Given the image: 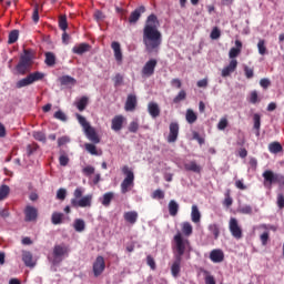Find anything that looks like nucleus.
I'll list each match as a JSON object with an SVG mask.
<instances>
[{
	"label": "nucleus",
	"instance_id": "f257e3e1",
	"mask_svg": "<svg viewBox=\"0 0 284 284\" xmlns=\"http://www.w3.org/2000/svg\"><path fill=\"white\" fill-rule=\"evenodd\" d=\"M143 43L146 52H159L161 44L163 43V34L159 30V18L152 13L148 17L143 28Z\"/></svg>",
	"mask_w": 284,
	"mask_h": 284
},
{
	"label": "nucleus",
	"instance_id": "f03ea898",
	"mask_svg": "<svg viewBox=\"0 0 284 284\" xmlns=\"http://www.w3.org/2000/svg\"><path fill=\"white\" fill-rule=\"evenodd\" d=\"M173 250L175 251V257L183 258V254L192 250L190 240L184 239L181 232H178L173 237Z\"/></svg>",
	"mask_w": 284,
	"mask_h": 284
},
{
	"label": "nucleus",
	"instance_id": "7ed1b4c3",
	"mask_svg": "<svg viewBox=\"0 0 284 284\" xmlns=\"http://www.w3.org/2000/svg\"><path fill=\"white\" fill-rule=\"evenodd\" d=\"M92 199H94V195L87 194L83 196V187H77L73 192V199H71V206L92 207Z\"/></svg>",
	"mask_w": 284,
	"mask_h": 284
},
{
	"label": "nucleus",
	"instance_id": "20e7f679",
	"mask_svg": "<svg viewBox=\"0 0 284 284\" xmlns=\"http://www.w3.org/2000/svg\"><path fill=\"white\" fill-rule=\"evenodd\" d=\"M79 124L81 125V128L83 129V132L87 136V139H89V141H91V143H101V138H99V133H97V129H94L90 122H88V120L85 119V116L77 113L75 114Z\"/></svg>",
	"mask_w": 284,
	"mask_h": 284
},
{
	"label": "nucleus",
	"instance_id": "39448f33",
	"mask_svg": "<svg viewBox=\"0 0 284 284\" xmlns=\"http://www.w3.org/2000/svg\"><path fill=\"white\" fill-rule=\"evenodd\" d=\"M30 68H32V51L24 49L23 54L20 57V60L16 65V70L18 74L23 77L30 72Z\"/></svg>",
	"mask_w": 284,
	"mask_h": 284
},
{
	"label": "nucleus",
	"instance_id": "423d86ee",
	"mask_svg": "<svg viewBox=\"0 0 284 284\" xmlns=\"http://www.w3.org/2000/svg\"><path fill=\"white\" fill-rule=\"evenodd\" d=\"M264 179V186L265 187H272L274 183H277L280 190H284V175L274 173L272 170H266L262 174Z\"/></svg>",
	"mask_w": 284,
	"mask_h": 284
},
{
	"label": "nucleus",
	"instance_id": "0eeeda50",
	"mask_svg": "<svg viewBox=\"0 0 284 284\" xmlns=\"http://www.w3.org/2000/svg\"><path fill=\"white\" fill-rule=\"evenodd\" d=\"M122 174H124V180L122 181L120 187L122 194H128L132 187H134V171L130 166L124 165L122 168Z\"/></svg>",
	"mask_w": 284,
	"mask_h": 284
},
{
	"label": "nucleus",
	"instance_id": "6e6552de",
	"mask_svg": "<svg viewBox=\"0 0 284 284\" xmlns=\"http://www.w3.org/2000/svg\"><path fill=\"white\" fill-rule=\"evenodd\" d=\"M45 77V74H43L42 72L36 71L33 73H30L29 75H27L26 78L19 80L16 83V87L18 89L21 88H27V85H32V83H36V81H41L43 80V78Z\"/></svg>",
	"mask_w": 284,
	"mask_h": 284
},
{
	"label": "nucleus",
	"instance_id": "1a4fd4ad",
	"mask_svg": "<svg viewBox=\"0 0 284 284\" xmlns=\"http://www.w3.org/2000/svg\"><path fill=\"white\" fill-rule=\"evenodd\" d=\"M70 254V247L65 246V244H58L53 247V260L52 265H59V263L63 262V257Z\"/></svg>",
	"mask_w": 284,
	"mask_h": 284
},
{
	"label": "nucleus",
	"instance_id": "9d476101",
	"mask_svg": "<svg viewBox=\"0 0 284 284\" xmlns=\"http://www.w3.org/2000/svg\"><path fill=\"white\" fill-rule=\"evenodd\" d=\"M229 230L233 239H236L237 241H241V239H243V229H241V225H239V220H236V217L230 219Z\"/></svg>",
	"mask_w": 284,
	"mask_h": 284
},
{
	"label": "nucleus",
	"instance_id": "9b49d317",
	"mask_svg": "<svg viewBox=\"0 0 284 284\" xmlns=\"http://www.w3.org/2000/svg\"><path fill=\"white\" fill-rule=\"evenodd\" d=\"M93 276L95 278H99L103 272H105V258L101 255H99L95 261L93 262Z\"/></svg>",
	"mask_w": 284,
	"mask_h": 284
},
{
	"label": "nucleus",
	"instance_id": "f8f14e48",
	"mask_svg": "<svg viewBox=\"0 0 284 284\" xmlns=\"http://www.w3.org/2000/svg\"><path fill=\"white\" fill-rule=\"evenodd\" d=\"M179 123L178 122H171L169 125V135L166 138L168 143H176L179 140Z\"/></svg>",
	"mask_w": 284,
	"mask_h": 284
},
{
	"label": "nucleus",
	"instance_id": "ddd939ff",
	"mask_svg": "<svg viewBox=\"0 0 284 284\" xmlns=\"http://www.w3.org/2000/svg\"><path fill=\"white\" fill-rule=\"evenodd\" d=\"M39 216V211L34 206L27 205L24 209V221L27 223H32V221H37Z\"/></svg>",
	"mask_w": 284,
	"mask_h": 284
},
{
	"label": "nucleus",
	"instance_id": "4468645a",
	"mask_svg": "<svg viewBox=\"0 0 284 284\" xmlns=\"http://www.w3.org/2000/svg\"><path fill=\"white\" fill-rule=\"evenodd\" d=\"M156 59L149 60L142 68V77H152L154 70H156Z\"/></svg>",
	"mask_w": 284,
	"mask_h": 284
},
{
	"label": "nucleus",
	"instance_id": "2eb2a0df",
	"mask_svg": "<svg viewBox=\"0 0 284 284\" xmlns=\"http://www.w3.org/2000/svg\"><path fill=\"white\" fill-rule=\"evenodd\" d=\"M123 123H125V116L115 115L111 121V129L113 132H121L123 130Z\"/></svg>",
	"mask_w": 284,
	"mask_h": 284
},
{
	"label": "nucleus",
	"instance_id": "dca6fc26",
	"mask_svg": "<svg viewBox=\"0 0 284 284\" xmlns=\"http://www.w3.org/2000/svg\"><path fill=\"white\" fill-rule=\"evenodd\" d=\"M136 104H138L136 95L129 94L126 98V102L124 104V110L126 112H134L136 110Z\"/></svg>",
	"mask_w": 284,
	"mask_h": 284
},
{
	"label": "nucleus",
	"instance_id": "f3484780",
	"mask_svg": "<svg viewBox=\"0 0 284 284\" xmlns=\"http://www.w3.org/2000/svg\"><path fill=\"white\" fill-rule=\"evenodd\" d=\"M236 68H239V61L236 59L231 60L229 65H226L222 70V77L223 78L230 77L232 72H236Z\"/></svg>",
	"mask_w": 284,
	"mask_h": 284
},
{
	"label": "nucleus",
	"instance_id": "a211bd4d",
	"mask_svg": "<svg viewBox=\"0 0 284 284\" xmlns=\"http://www.w3.org/2000/svg\"><path fill=\"white\" fill-rule=\"evenodd\" d=\"M210 260L212 263H223V261H225V254L219 248L212 250L210 253Z\"/></svg>",
	"mask_w": 284,
	"mask_h": 284
},
{
	"label": "nucleus",
	"instance_id": "6ab92c4d",
	"mask_svg": "<svg viewBox=\"0 0 284 284\" xmlns=\"http://www.w3.org/2000/svg\"><path fill=\"white\" fill-rule=\"evenodd\" d=\"M183 257H175L173 264L171 265V274L173 278H179V274H181V263Z\"/></svg>",
	"mask_w": 284,
	"mask_h": 284
},
{
	"label": "nucleus",
	"instance_id": "aec40b11",
	"mask_svg": "<svg viewBox=\"0 0 284 284\" xmlns=\"http://www.w3.org/2000/svg\"><path fill=\"white\" fill-rule=\"evenodd\" d=\"M22 261L27 267H34V265H37L30 251H22Z\"/></svg>",
	"mask_w": 284,
	"mask_h": 284
},
{
	"label": "nucleus",
	"instance_id": "412c9836",
	"mask_svg": "<svg viewBox=\"0 0 284 284\" xmlns=\"http://www.w3.org/2000/svg\"><path fill=\"white\" fill-rule=\"evenodd\" d=\"M111 48L114 52L115 61L121 64L123 63V52H121V43L112 42Z\"/></svg>",
	"mask_w": 284,
	"mask_h": 284
},
{
	"label": "nucleus",
	"instance_id": "4be33fe9",
	"mask_svg": "<svg viewBox=\"0 0 284 284\" xmlns=\"http://www.w3.org/2000/svg\"><path fill=\"white\" fill-rule=\"evenodd\" d=\"M145 12V8L143 6L136 8L134 11L131 12L129 17V23H136L141 16Z\"/></svg>",
	"mask_w": 284,
	"mask_h": 284
},
{
	"label": "nucleus",
	"instance_id": "5701e85b",
	"mask_svg": "<svg viewBox=\"0 0 284 284\" xmlns=\"http://www.w3.org/2000/svg\"><path fill=\"white\" fill-rule=\"evenodd\" d=\"M235 45L236 47L231 48L229 52V58L231 59V61H233V59H236V57L241 54V50H243V42H241L240 40L235 41Z\"/></svg>",
	"mask_w": 284,
	"mask_h": 284
},
{
	"label": "nucleus",
	"instance_id": "b1692460",
	"mask_svg": "<svg viewBox=\"0 0 284 284\" xmlns=\"http://www.w3.org/2000/svg\"><path fill=\"white\" fill-rule=\"evenodd\" d=\"M148 111L152 119L161 116V109L159 108V104L156 102H150L148 105Z\"/></svg>",
	"mask_w": 284,
	"mask_h": 284
},
{
	"label": "nucleus",
	"instance_id": "393cba45",
	"mask_svg": "<svg viewBox=\"0 0 284 284\" xmlns=\"http://www.w3.org/2000/svg\"><path fill=\"white\" fill-rule=\"evenodd\" d=\"M123 219L126 223L134 225L139 221V213L136 211H128L123 214Z\"/></svg>",
	"mask_w": 284,
	"mask_h": 284
},
{
	"label": "nucleus",
	"instance_id": "a878e982",
	"mask_svg": "<svg viewBox=\"0 0 284 284\" xmlns=\"http://www.w3.org/2000/svg\"><path fill=\"white\" fill-rule=\"evenodd\" d=\"M184 170L186 172H194L195 174H201V165L196 163V161H191L187 163H184Z\"/></svg>",
	"mask_w": 284,
	"mask_h": 284
},
{
	"label": "nucleus",
	"instance_id": "bb28decb",
	"mask_svg": "<svg viewBox=\"0 0 284 284\" xmlns=\"http://www.w3.org/2000/svg\"><path fill=\"white\" fill-rule=\"evenodd\" d=\"M73 54H85V52H90V44L88 43H80L72 48Z\"/></svg>",
	"mask_w": 284,
	"mask_h": 284
},
{
	"label": "nucleus",
	"instance_id": "cd10ccee",
	"mask_svg": "<svg viewBox=\"0 0 284 284\" xmlns=\"http://www.w3.org/2000/svg\"><path fill=\"white\" fill-rule=\"evenodd\" d=\"M114 201V192H106L100 197V202L104 207H110V203Z\"/></svg>",
	"mask_w": 284,
	"mask_h": 284
},
{
	"label": "nucleus",
	"instance_id": "c85d7f7f",
	"mask_svg": "<svg viewBox=\"0 0 284 284\" xmlns=\"http://www.w3.org/2000/svg\"><path fill=\"white\" fill-rule=\"evenodd\" d=\"M44 57H45V60H44L45 65H48L49 68L57 65V55H54L53 52H45Z\"/></svg>",
	"mask_w": 284,
	"mask_h": 284
},
{
	"label": "nucleus",
	"instance_id": "c756f323",
	"mask_svg": "<svg viewBox=\"0 0 284 284\" xmlns=\"http://www.w3.org/2000/svg\"><path fill=\"white\" fill-rule=\"evenodd\" d=\"M88 103H90V98L83 95L75 102V106L78 108L79 112H83L85 108H88Z\"/></svg>",
	"mask_w": 284,
	"mask_h": 284
},
{
	"label": "nucleus",
	"instance_id": "7c9ffc66",
	"mask_svg": "<svg viewBox=\"0 0 284 284\" xmlns=\"http://www.w3.org/2000/svg\"><path fill=\"white\" fill-rule=\"evenodd\" d=\"M268 152H271V154H278L283 152V145L280 144V142H271L268 144Z\"/></svg>",
	"mask_w": 284,
	"mask_h": 284
},
{
	"label": "nucleus",
	"instance_id": "2f4dec72",
	"mask_svg": "<svg viewBox=\"0 0 284 284\" xmlns=\"http://www.w3.org/2000/svg\"><path fill=\"white\" fill-rule=\"evenodd\" d=\"M191 221L193 223H201V212L199 211V206L196 205L192 206Z\"/></svg>",
	"mask_w": 284,
	"mask_h": 284
},
{
	"label": "nucleus",
	"instance_id": "473e14b6",
	"mask_svg": "<svg viewBox=\"0 0 284 284\" xmlns=\"http://www.w3.org/2000/svg\"><path fill=\"white\" fill-rule=\"evenodd\" d=\"M186 122L192 125L193 123H196V120L199 119V115L194 113V110L187 109L186 115H185Z\"/></svg>",
	"mask_w": 284,
	"mask_h": 284
},
{
	"label": "nucleus",
	"instance_id": "72a5a7b5",
	"mask_svg": "<svg viewBox=\"0 0 284 284\" xmlns=\"http://www.w3.org/2000/svg\"><path fill=\"white\" fill-rule=\"evenodd\" d=\"M63 213L53 212L51 215V223L53 225H61V223H63Z\"/></svg>",
	"mask_w": 284,
	"mask_h": 284
},
{
	"label": "nucleus",
	"instance_id": "f704fd0d",
	"mask_svg": "<svg viewBox=\"0 0 284 284\" xmlns=\"http://www.w3.org/2000/svg\"><path fill=\"white\" fill-rule=\"evenodd\" d=\"M169 214L171 216H176L179 214V203L174 200L169 202Z\"/></svg>",
	"mask_w": 284,
	"mask_h": 284
},
{
	"label": "nucleus",
	"instance_id": "c9c22d12",
	"mask_svg": "<svg viewBox=\"0 0 284 284\" xmlns=\"http://www.w3.org/2000/svg\"><path fill=\"white\" fill-rule=\"evenodd\" d=\"M61 85H77V79L70 75H62L60 78Z\"/></svg>",
	"mask_w": 284,
	"mask_h": 284
},
{
	"label": "nucleus",
	"instance_id": "e433bc0d",
	"mask_svg": "<svg viewBox=\"0 0 284 284\" xmlns=\"http://www.w3.org/2000/svg\"><path fill=\"white\" fill-rule=\"evenodd\" d=\"M75 232H83L85 230V221L82 219H77L73 223Z\"/></svg>",
	"mask_w": 284,
	"mask_h": 284
},
{
	"label": "nucleus",
	"instance_id": "4c0bfd02",
	"mask_svg": "<svg viewBox=\"0 0 284 284\" xmlns=\"http://www.w3.org/2000/svg\"><path fill=\"white\" fill-rule=\"evenodd\" d=\"M193 227L190 222L182 223V233L184 236H192Z\"/></svg>",
	"mask_w": 284,
	"mask_h": 284
},
{
	"label": "nucleus",
	"instance_id": "58836bf2",
	"mask_svg": "<svg viewBox=\"0 0 284 284\" xmlns=\"http://www.w3.org/2000/svg\"><path fill=\"white\" fill-rule=\"evenodd\" d=\"M59 163L62 168H65L70 163V158L64 151H60Z\"/></svg>",
	"mask_w": 284,
	"mask_h": 284
},
{
	"label": "nucleus",
	"instance_id": "ea45409f",
	"mask_svg": "<svg viewBox=\"0 0 284 284\" xmlns=\"http://www.w3.org/2000/svg\"><path fill=\"white\" fill-rule=\"evenodd\" d=\"M59 28L63 32L68 30V17L65 14L59 17Z\"/></svg>",
	"mask_w": 284,
	"mask_h": 284
},
{
	"label": "nucleus",
	"instance_id": "a19ab883",
	"mask_svg": "<svg viewBox=\"0 0 284 284\" xmlns=\"http://www.w3.org/2000/svg\"><path fill=\"white\" fill-rule=\"evenodd\" d=\"M17 41H19V30H12V31L9 33L8 43H9L10 45H12V43H17Z\"/></svg>",
	"mask_w": 284,
	"mask_h": 284
},
{
	"label": "nucleus",
	"instance_id": "79ce46f5",
	"mask_svg": "<svg viewBox=\"0 0 284 284\" xmlns=\"http://www.w3.org/2000/svg\"><path fill=\"white\" fill-rule=\"evenodd\" d=\"M8 194H10V186L3 184L0 186V201L8 199Z\"/></svg>",
	"mask_w": 284,
	"mask_h": 284
},
{
	"label": "nucleus",
	"instance_id": "37998d69",
	"mask_svg": "<svg viewBox=\"0 0 284 284\" xmlns=\"http://www.w3.org/2000/svg\"><path fill=\"white\" fill-rule=\"evenodd\" d=\"M231 194V191L230 190H226L225 192V199L223 201V205L225 207H232V203H234V200L232 199V196L230 195Z\"/></svg>",
	"mask_w": 284,
	"mask_h": 284
},
{
	"label": "nucleus",
	"instance_id": "c03bdc74",
	"mask_svg": "<svg viewBox=\"0 0 284 284\" xmlns=\"http://www.w3.org/2000/svg\"><path fill=\"white\" fill-rule=\"evenodd\" d=\"M185 99H187V93L185 92V90H181L173 99V103H181V101H185Z\"/></svg>",
	"mask_w": 284,
	"mask_h": 284
},
{
	"label": "nucleus",
	"instance_id": "a18cd8bd",
	"mask_svg": "<svg viewBox=\"0 0 284 284\" xmlns=\"http://www.w3.org/2000/svg\"><path fill=\"white\" fill-rule=\"evenodd\" d=\"M257 49H258V54L262 57L267 54V47H265V40H260L257 42Z\"/></svg>",
	"mask_w": 284,
	"mask_h": 284
},
{
	"label": "nucleus",
	"instance_id": "49530a36",
	"mask_svg": "<svg viewBox=\"0 0 284 284\" xmlns=\"http://www.w3.org/2000/svg\"><path fill=\"white\" fill-rule=\"evenodd\" d=\"M209 230L211 232V234H213L214 239H219V235L221 234V231L219 229V225L216 224H211L209 226Z\"/></svg>",
	"mask_w": 284,
	"mask_h": 284
},
{
	"label": "nucleus",
	"instance_id": "de8ad7c7",
	"mask_svg": "<svg viewBox=\"0 0 284 284\" xmlns=\"http://www.w3.org/2000/svg\"><path fill=\"white\" fill-rule=\"evenodd\" d=\"M152 199H158L159 201L165 199V192H163V190H155L153 193H152Z\"/></svg>",
	"mask_w": 284,
	"mask_h": 284
},
{
	"label": "nucleus",
	"instance_id": "09e8293b",
	"mask_svg": "<svg viewBox=\"0 0 284 284\" xmlns=\"http://www.w3.org/2000/svg\"><path fill=\"white\" fill-rule=\"evenodd\" d=\"M85 150H87V152H88L89 154H92V155H94V156H97V154H99V153L97 152V145H94V144H92V143H87V144H85Z\"/></svg>",
	"mask_w": 284,
	"mask_h": 284
},
{
	"label": "nucleus",
	"instance_id": "8fccbe9b",
	"mask_svg": "<svg viewBox=\"0 0 284 284\" xmlns=\"http://www.w3.org/2000/svg\"><path fill=\"white\" fill-rule=\"evenodd\" d=\"M33 139H36V141H41L42 143H45L47 141L45 133L41 131L33 132Z\"/></svg>",
	"mask_w": 284,
	"mask_h": 284
},
{
	"label": "nucleus",
	"instance_id": "3c124183",
	"mask_svg": "<svg viewBox=\"0 0 284 284\" xmlns=\"http://www.w3.org/2000/svg\"><path fill=\"white\" fill-rule=\"evenodd\" d=\"M93 18L97 20L98 23H101V21H104V20H105V14H103V11L97 10V11L93 13Z\"/></svg>",
	"mask_w": 284,
	"mask_h": 284
},
{
	"label": "nucleus",
	"instance_id": "603ef678",
	"mask_svg": "<svg viewBox=\"0 0 284 284\" xmlns=\"http://www.w3.org/2000/svg\"><path fill=\"white\" fill-rule=\"evenodd\" d=\"M68 196V191L65 189H59L57 192V199L58 201H65V197Z\"/></svg>",
	"mask_w": 284,
	"mask_h": 284
},
{
	"label": "nucleus",
	"instance_id": "864d4df0",
	"mask_svg": "<svg viewBox=\"0 0 284 284\" xmlns=\"http://www.w3.org/2000/svg\"><path fill=\"white\" fill-rule=\"evenodd\" d=\"M53 116H54V119H57L58 121H63V122L68 121V115H65V114L63 113V111H61V110L57 111Z\"/></svg>",
	"mask_w": 284,
	"mask_h": 284
},
{
	"label": "nucleus",
	"instance_id": "5fc2aeb1",
	"mask_svg": "<svg viewBox=\"0 0 284 284\" xmlns=\"http://www.w3.org/2000/svg\"><path fill=\"white\" fill-rule=\"evenodd\" d=\"M253 121H254V129L261 130V115L258 113H255L253 115Z\"/></svg>",
	"mask_w": 284,
	"mask_h": 284
},
{
	"label": "nucleus",
	"instance_id": "6e6d98bb",
	"mask_svg": "<svg viewBox=\"0 0 284 284\" xmlns=\"http://www.w3.org/2000/svg\"><path fill=\"white\" fill-rule=\"evenodd\" d=\"M239 212H240V214H252L253 209L251 205H243L240 207Z\"/></svg>",
	"mask_w": 284,
	"mask_h": 284
},
{
	"label": "nucleus",
	"instance_id": "4d7b16f0",
	"mask_svg": "<svg viewBox=\"0 0 284 284\" xmlns=\"http://www.w3.org/2000/svg\"><path fill=\"white\" fill-rule=\"evenodd\" d=\"M129 132L136 134V132H139V122H136V121L131 122L129 124Z\"/></svg>",
	"mask_w": 284,
	"mask_h": 284
},
{
	"label": "nucleus",
	"instance_id": "13d9d810",
	"mask_svg": "<svg viewBox=\"0 0 284 284\" xmlns=\"http://www.w3.org/2000/svg\"><path fill=\"white\" fill-rule=\"evenodd\" d=\"M211 39L216 40V39H221V30H219V28H213V30L211 31L210 34Z\"/></svg>",
	"mask_w": 284,
	"mask_h": 284
},
{
	"label": "nucleus",
	"instance_id": "bf43d9fd",
	"mask_svg": "<svg viewBox=\"0 0 284 284\" xmlns=\"http://www.w3.org/2000/svg\"><path fill=\"white\" fill-rule=\"evenodd\" d=\"M146 264L149 265V267H151V270H156V262L151 255L146 256Z\"/></svg>",
	"mask_w": 284,
	"mask_h": 284
},
{
	"label": "nucleus",
	"instance_id": "052dcab7",
	"mask_svg": "<svg viewBox=\"0 0 284 284\" xmlns=\"http://www.w3.org/2000/svg\"><path fill=\"white\" fill-rule=\"evenodd\" d=\"M260 85H261V88H264V90H267V88H270V85H272V82L270 81V79L263 78L260 80Z\"/></svg>",
	"mask_w": 284,
	"mask_h": 284
},
{
	"label": "nucleus",
	"instance_id": "680f3d73",
	"mask_svg": "<svg viewBox=\"0 0 284 284\" xmlns=\"http://www.w3.org/2000/svg\"><path fill=\"white\" fill-rule=\"evenodd\" d=\"M83 174L85 176H92V174H94V166H85L83 170H82Z\"/></svg>",
	"mask_w": 284,
	"mask_h": 284
},
{
	"label": "nucleus",
	"instance_id": "e2e57ef3",
	"mask_svg": "<svg viewBox=\"0 0 284 284\" xmlns=\"http://www.w3.org/2000/svg\"><path fill=\"white\" fill-rule=\"evenodd\" d=\"M67 143H70L69 136H61L58 139V146L61 148L62 145H65Z\"/></svg>",
	"mask_w": 284,
	"mask_h": 284
},
{
	"label": "nucleus",
	"instance_id": "0e129e2a",
	"mask_svg": "<svg viewBox=\"0 0 284 284\" xmlns=\"http://www.w3.org/2000/svg\"><path fill=\"white\" fill-rule=\"evenodd\" d=\"M277 207L280 210H283V207H284V195H283V193L277 194Z\"/></svg>",
	"mask_w": 284,
	"mask_h": 284
},
{
	"label": "nucleus",
	"instance_id": "69168bd1",
	"mask_svg": "<svg viewBox=\"0 0 284 284\" xmlns=\"http://www.w3.org/2000/svg\"><path fill=\"white\" fill-rule=\"evenodd\" d=\"M225 128H227V119L226 118H222L220 120V122L217 123V129L225 130Z\"/></svg>",
	"mask_w": 284,
	"mask_h": 284
},
{
	"label": "nucleus",
	"instance_id": "338daca9",
	"mask_svg": "<svg viewBox=\"0 0 284 284\" xmlns=\"http://www.w3.org/2000/svg\"><path fill=\"white\" fill-rule=\"evenodd\" d=\"M32 21L33 23H39V7H34L33 9Z\"/></svg>",
	"mask_w": 284,
	"mask_h": 284
},
{
	"label": "nucleus",
	"instance_id": "774afa93",
	"mask_svg": "<svg viewBox=\"0 0 284 284\" xmlns=\"http://www.w3.org/2000/svg\"><path fill=\"white\" fill-rule=\"evenodd\" d=\"M121 83H123V75H121V73H118L114 77V85H121Z\"/></svg>",
	"mask_w": 284,
	"mask_h": 284
}]
</instances>
